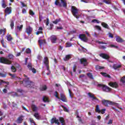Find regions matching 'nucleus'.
<instances>
[{
    "instance_id": "f257e3e1",
    "label": "nucleus",
    "mask_w": 125,
    "mask_h": 125,
    "mask_svg": "<svg viewBox=\"0 0 125 125\" xmlns=\"http://www.w3.org/2000/svg\"><path fill=\"white\" fill-rule=\"evenodd\" d=\"M23 77H25V78L23 80L24 86H26V87H30V88H36L35 83L30 81V79L28 78L25 74L23 75Z\"/></svg>"
},
{
    "instance_id": "f03ea898",
    "label": "nucleus",
    "mask_w": 125,
    "mask_h": 125,
    "mask_svg": "<svg viewBox=\"0 0 125 125\" xmlns=\"http://www.w3.org/2000/svg\"><path fill=\"white\" fill-rule=\"evenodd\" d=\"M55 5H59L60 7H67V2L66 0H56L55 1Z\"/></svg>"
},
{
    "instance_id": "7ed1b4c3",
    "label": "nucleus",
    "mask_w": 125,
    "mask_h": 125,
    "mask_svg": "<svg viewBox=\"0 0 125 125\" xmlns=\"http://www.w3.org/2000/svg\"><path fill=\"white\" fill-rule=\"evenodd\" d=\"M71 13L72 14L73 16L75 17V18L77 19H79V18H80L79 17L80 16L78 15V14H79V12H78L79 10L76 7L74 6H71Z\"/></svg>"
},
{
    "instance_id": "20e7f679",
    "label": "nucleus",
    "mask_w": 125,
    "mask_h": 125,
    "mask_svg": "<svg viewBox=\"0 0 125 125\" xmlns=\"http://www.w3.org/2000/svg\"><path fill=\"white\" fill-rule=\"evenodd\" d=\"M97 86L99 87H102L103 91H105V92H109V91H111L112 90L111 88L103 84H98Z\"/></svg>"
},
{
    "instance_id": "39448f33",
    "label": "nucleus",
    "mask_w": 125,
    "mask_h": 125,
    "mask_svg": "<svg viewBox=\"0 0 125 125\" xmlns=\"http://www.w3.org/2000/svg\"><path fill=\"white\" fill-rule=\"evenodd\" d=\"M0 63H2L3 64H6L7 65H10L12 63L11 61L5 58L4 57H0Z\"/></svg>"
},
{
    "instance_id": "423d86ee",
    "label": "nucleus",
    "mask_w": 125,
    "mask_h": 125,
    "mask_svg": "<svg viewBox=\"0 0 125 125\" xmlns=\"http://www.w3.org/2000/svg\"><path fill=\"white\" fill-rule=\"evenodd\" d=\"M103 105L105 106V107H109V105H114V103L113 102L109 101L107 100H104L102 101Z\"/></svg>"
},
{
    "instance_id": "0eeeda50",
    "label": "nucleus",
    "mask_w": 125,
    "mask_h": 125,
    "mask_svg": "<svg viewBox=\"0 0 125 125\" xmlns=\"http://www.w3.org/2000/svg\"><path fill=\"white\" fill-rule=\"evenodd\" d=\"M79 38L82 41V42H87V41H88V38L85 36V34H80Z\"/></svg>"
},
{
    "instance_id": "6e6552de",
    "label": "nucleus",
    "mask_w": 125,
    "mask_h": 125,
    "mask_svg": "<svg viewBox=\"0 0 125 125\" xmlns=\"http://www.w3.org/2000/svg\"><path fill=\"white\" fill-rule=\"evenodd\" d=\"M79 61L80 62V64L81 65H83L84 67H85V66L88 64V62H87V60H86V59H85V58H83L79 59Z\"/></svg>"
},
{
    "instance_id": "1a4fd4ad",
    "label": "nucleus",
    "mask_w": 125,
    "mask_h": 125,
    "mask_svg": "<svg viewBox=\"0 0 125 125\" xmlns=\"http://www.w3.org/2000/svg\"><path fill=\"white\" fill-rule=\"evenodd\" d=\"M43 63L45 65L47 71H49V60L47 57H44Z\"/></svg>"
},
{
    "instance_id": "9d476101",
    "label": "nucleus",
    "mask_w": 125,
    "mask_h": 125,
    "mask_svg": "<svg viewBox=\"0 0 125 125\" xmlns=\"http://www.w3.org/2000/svg\"><path fill=\"white\" fill-rule=\"evenodd\" d=\"M51 124L52 125L55 124L56 125H60V122H59V120L57 119L56 117H53L51 120Z\"/></svg>"
},
{
    "instance_id": "9b49d317",
    "label": "nucleus",
    "mask_w": 125,
    "mask_h": 125,
    "mask_svg": "<svg viewBox=\"0 0 125 125\" xmlns=\"http://www.w3.org/2000/svg\"><path fill=\"white\" fill-rule=\"evenodd\" d=\"M99 56L104 59H105V60H108V59H110V56L107 54L101 53L100 54Z\"/></svg>"
},
{
    "instance_id": "f8f14e48",
    "label": "nucleus",
    "mask_w": 125,
    "mask_h": 125,
    "mask_svg": "<svg viewBox=\"0 0 125 125\" xmlns=\"http://www.w3.org/2000/svg\"><path fill=\"white\" fill-rule=\"evenodd\" d=\"M24 120V116L21 115L19 117L16 121L17 124H22L23 123V120Z\"/></svg>"
},
{
    "instance_id": "ddd939ff",
    "label": "nucleus",
    "mask_w": 125,
    "mask_h": 125,
    "mask_svg": "<svg viewBox=\"0 0 125 125\" xmlns=\"http://www.w3.org/2000/svg\"><path fill=\"white\" fill-rule=\"evenodd\" d=\"M32 32H33V28H32L30 26L26 27L25 30V33H26L28 35V36H30V35L32 34Z\"/></svg>"
},
{
    "instance_id": "4468645a",
    "label": "nucleus",
    "mask_w": 125,
    "mask_h": 125,
    "mask_svg": "<svg viewBox=\"0 0 125 125\" xmlns=\"http://www.w3.org/2000/svg\"><path fill=\"white\" fill-rule=\"evenodd\" d=\"M50 41L52 43H56L57 41V38L55 35H52L50 37Z\"/></svg>"
},
{
    "instance_id": "2eb2a0df",
    "label": "nucleus",
    "mask_w": 125,
    "mask_h": 125,
    "mask_svg": "<svg viewBox=\"0 0 125 125\" xmlns=\"http://www.w3.org/2000/svg\"><path fill=\"white\" fill-rule=\"evenodd\" d=\"M87 95H88L89 97H90V98H92L93 100H97V101H98V99L97 98V97H95L94 94H93V93L88 92Z\"/></svg>"
},
{
    "instance_id": "dca6fc26",
    "label": "nucleus",
    "mask_w": 125,
    "mask_h": 125,
    "mask_svg": "<svg viewBox=\"0 0 125 125\" xmlns=\"http://www.w3.org/2000/svg\"><path fill=\"white\" fill-rule=\"evenodd\" d=\"M60 96H61V100L62 101H63V102H67V98H66V96L64 95L63 93H61L60 94Z\"/></svg>"
},
{
    "instance_id": "f3484780",
    "label": "nucleus",
    "mask_w": 125,
    "mask_h": 125,
    "mask_svg": "<svg viewBox=\"0 0 125 125\" xmlns=\"http://www.w3.org/2000/svg\"><path fill=\"white\" fill-rule=\"evenodd\" d=\"M109 85L110 86H111V87H114L115 88H117L118 86H119V85L117 84L116 82H110V83H108Z\"/></svg>"
},
{
    "instance_id": "a211bd4d",
    "label": "nucleus",
    "mask_w": 125,
    "mask_h": 125,
    "mask_svg": "<svg viewBox=\"0 0 125 125\" xmlns=\"http://www.w3.org/2000/svg\"><path fill=\"white\" fill-rule=\"evenodd\" d=\"M11 12H12V10H11V7H7V8H6L5 10V13L6 14H10Z\"/></svg>"
},
{
    "instance_id": "6ab92c4d",
    "label": "nucleus",
    "mask_w": 125,
    "mask_h": 125,
    "mask_svg": "<svg viewBox=\"0 0 125 125\" xmlns=\"http://www.w3.org/2000/svg\"><path fill=\"white\" fill-rule=\"evenodd\" d=\"M38 42L40 46H42V44H46V42L45 41V40H39L38 41Z\"/></svg>"
},
{
    "instance_id": "aec40b11",
    "label": "nucleus",
    "mask_w": 125,
    "mask_h": 125,
    "mask_svg": "<svg viewBox=\"0 0 125 125\" xmlns=\"http://www.w3.org/2000/svg\"><path fill=\"white\" fill-rule=\"evenodd\" d=\"M59 120L60 122V123H62V125H66V123H65V119H64V118L62 117H60L59 118Z\"/></svg>"
},
{
    "instance_id": "412c9836",
    "label": "nucleus",
    "mask_w": 125,
    "mask_h": 125,
    "mask_svg": "<svg viewBox=\"0 0 125 125\" xmlns=\"http://www.w3.org/2000/svg\"><path fill=\"white\" fill-rule=\"evenodd\" d=\"M112 67L114 70H117V69H120V68H122V65L114 64L113 65Z\"/></svg>"
},
{
    "instance_id": "4be33fe9",
    "label": "nucleus",
    "mask_w": 125,
    "mask_h": 125,
    "mask_svg": "<svg viewBox=\"0 0 125 125\" xmlns=\"http://www.w3.org/2000/svg\"><path fill=\"white\" fill-rule=\"evenodd\" d=\"M101 75H103V77H105V78H111L110 75L107 74L106 72H101Z\"/></svg>"
},
{
    "instance_id": "5701e85b",
    "label": "nucleus",
    "mask_w": 125,
    "mask_h": 125,
    "mask_svg": "<svg viewBox=\"0 0 125 125\" xmlns=\"http://www.w3.org/2000/svg\"><path fill=\"white\" fill-rule=\"evenodd\" d=\"M46 89H47V86H46V85L42 86L40 88V90H41V91H45Z\"/></svg>"
},
{
    "instance_id": "b1692460",
    "label": "nucleus",
    "mask_w": 125,
    "mask_h": 125,
    "mask_svg": "<svg viewBox=\"0 0 125 125\" xmlns=\"http://www.w3.org/2000/svg\"><path fill=\"white\" fill-rule=\"evenodd\" d=\"M31 108L33 112H37V111H38V107H37V106L35 104H32L31 105Z\"/></svg>"
},
{
    "instance_id": "393cba45",
    "label": "nucleus",
    "mask_w": 125,
    "mask_h": 125,
    "mask_svg": "<svg viewBox=\"0 0 125 125\" xmlns=\"http://www.w3.org/2000/svg\"><path fill=\"white\" fill-rule=\"evenodd\" d=\"M116 41L117 42H124L123 39L121 38V37L119 36L116 37Z\"/></svg>"
},
{
    "instance_id": "a878e982",
    "label": "nucleus",
    "mask_w": 125,
    "mask_h": 125,
    "mask_svg": "<svg viewBox=\"0 0 125 125\" xmlns=\"http://www.w3.org/2000/svg\"><path fill=\"white\" fill-rule=\"evenodd\" d=\"M71 58H72L71 55H66L65 57L63 58V60L64 61H68V60H69V59H71Z\"/></svg>"
},
{
    "instance_id": "bb28decb",
    "label": "nucleus",
    "mask_w": 125,
    "mask_h": 125,
    "mask_svg": "<svg viewBox=\"0 0 125 125\" xmlns=\"http://www.w3.org/2000/svg\"><path fill=\"white\" fill-rule=\"evenodd\" d=\"M86 76L88 77L89 79H90V80H93V75L92 73L89 72L86 74Z\"/></svg>"
},
{
    "instance_id": "cd10ccee",
    "label": "nucleus",
    "mask_w": 125,
    "mask_h": 125,
    "mask_svg": "<svg viewBox=\"0 0 125 125\" xmlns=\"http://www.w3.org/2000/svg\"><path fill=\"white\" fill-rule=\"evenodd\" d=\"M101 25L102 26L104 27V28H105V29H109V25L105 22H102Z\"/></svg>"
},
{
    "instance_id": "c85d7f7f",
    "label": "nucleus",
    "mask_w": 125,
    "mask_h": 125,
    "mask_svg": "<svg viewBox=\"0 0 125 125\" xmlns=\"http://www.w3.org/2000/svg\"><path fill=\"white\" fill-rule=\"evenodd\" d=\"M96 113H99V114L101 113V110H100V108H99V105L98 104H97L96 106Z\"/></svg>"
},
{
    "instance_id": "c756f323",
    "label": "nucleus",
    "mask_w": 125,
    "mask_h": 125,
    "mask_svg": "<svg viewBox=\"0 0 125 125\" xmlns=\"http://www.w3.org/2000/svg\"><path fill=\"white\" fill-rule=\"evenodd\" d=\"M34 116L35 118H36V119H37V120H40V119H41V117L40 116V114L38 112L35 113L34 114Z\"/></svg>"
},
{
    "instance_id": "7c9ffc66",
    "label": "nucleus",
    "mask_w": 125,
    "mask_h": 125,
    "mask_svg": "<svg viewBox=\"0 0 125 125\" xmlns=\"http://www.w3.org/2000/svg\"><path fill=\"white\" fill-rule=\"evenodd\" d=\"M11 71L13 72V73H16V72H17V69L15 68V66L13 65L11 67Z\"/></svg>"
},
{
    "instance_id": "2f4dec72",
    "label": "nucleus",
    "mask_w": 125,
    "mask_h": 125,
    "mask_svg": "<svg viewBox=\"0 0 125 125\" xmlns=\"http://www.w3.org/2000/svg\"><path fill=\"white\" fill-rule=\"evenodd\" d=\"M68 92H69V94L70 97L71 99H72L73 96H74V93H73V92H72V90H71V89H68Z\"/></svg>"
},
{
    "instance_id": "473e14b6",
    "label": "nucleus",
    "mask_w": 125,
    "mask_h": 125,
    "mask_svg": "<svg viewBox=\"0 0 125 125\" xmlns=\"http://www.w3.org/2000/svg\"><path fill=\"white\" fill-rule=\"evenodd\" d=\"M1 6L3 8H5V7L7 6L6 4L5 3V1L4 0H2Z\"/></svg>"
},
{
    "instance_id": "72a5a7b5",
    "label": "nucleus",
    "mask_w": 125,
    "mask_h": 125,
    "mask_svg": "<svg viewBox=\"0 0 125 125\" xmlns=\"http://www.w3.org/2000/svg\"><path fill=\"white\" fill-rule=\"evenodd\" d=\"M2 83H6V84L9 85V82H5L2 80H0V85H1Z\"/></svg>"
},
{
    "instance_id": "f704fd0d",
    "label": "nucleus",
    "mask_w": 125,
    "mask_h": 125,
    "mask_svg": "<svg viewBox=\"0 0 125 125\" xmlns=\"http://www.w3.org/2000/svg\"><path fill=\"white\" fill-rule=\"evenodd\" d=\"M13 40V38H12V37H11V35H9L8 36H7V40L8 42H11V41Z\"/></svg>"
},
{
    "instance_id": "c9c22d12",
    "label": "nucleus",
    "mask_w": 125,
    "mask_h": 125,
    "mask_svg": "<svg viewBox=\"0 0 125 125\" xmlns=\"http://www.w3.org/2000/svg\"><path fill=\"white\" fill-rule=\"evenodd\" d=\"M61 21V19H56L55 21H53V24H57L58 23H59Z\"/></svg>"
},
{
    "instance_id": "e433bc0d",
    "label": "nucleus",
    "mask_w": 125,
    "mask_h": 125,
    "mask_svg": "<svg viewBox=\"0 0 125 125\" xmlns=\"http://www.w3.org/2000/svg\"><path fill=\"white\" fill-rule=\"evenodd\" d=\"M61 107H62V108H63V111L64 112H66L67 113H68L69 112V109H68V108L66 107V106H64V105H62Z\"/></svg>"
},
{
    "instance_id": "4c0bfd02",
    "label": "nucleus",
    "mask_w": 125,
    "mask_h": 125,
    "mask_svg": "<svg viewBox=\"0 0 125 125\" xmlns=\"http://www.w3.org/2000/svg\"><path fill=\"white\" fill-rule=\"evenodd\" d=\"M27 68L29 69L30 71H31V70L33 68V66L32 65V63L31 62L28 63L27 65Z\"/></svg>"
},
{
    "instance_id": "58836bf2",
    "label": "nucleus",
    "mask_w": 125,
    "mask_h": 125,
    "mask_svg": "<svg viewBox=\"0 0 125 125\" xmlns=\"http://www.w3.org/2000/svg\"><path fill=\"white\" fill-rule=\"evenodd\" d=\"M10 21H11L10 27L11 29H13L14 28V21L12 20H11Z\"/></svg>"
},
{
    "instance_id": "ea45409f",
    "label": "nucleus",
    "mask_w": 125,
    "mask_h": 125,
    "mask_svg": "<svg viewBox=\"0 0 125 125\" xmlns=\"http://www.w3.org/2000/svg\"><path fill=\"white\" fill-rule=\"evenodd\" d=\"M8 59L10 60H13L14 59V56L12 54H9L8 55Z\"/></svg>"
},
{
    "instance_id": "a19ab883",
    "label": "nucleus",
    "mask_w": 125,
    "mask_h": 125,
    "mask_svg": "<svg viewBox=\"0 0 125 125\" xmlns=\"http://www.w3.org/2000/svg\"><path fill=\"white\" fill-rule=\"evenodd\" d=\"M66 47H71L72 45H73V44H72L71 42H67L65 43Z\"/></svg>"
},
{
    "instance_id": "79ce46f5",
    "label": "nucleus",
    "mask_w": 125,
    "mask_h": 125,
    "mask_svg": "<svg viewBox=\"0 0 125 125\" xmlns=\"http://www.w3.org/2000/svg\"><path fill=\"white\" fill-rule=\"evenodd\" d=\"M7 75V73L6 72H5L4 73H0V77L1 78H5Z\"/></svg>"
},
{
    "instance_id": "37998d69",
    "label": "nucleus",
    "mask_w": 125,
    "mask_h": 125,
    "mask_svg": "<svg viewBox=\"0 0 125 125\" xmlns=\"http://www.w3.org/2000/svg\"><path fill=\"white\" fill-rule=\"evenodd\" d=\"M5 32H6V29H0V35H1L2 33H3V35L5 34Z\"/></svg>"
},
{
    "instance_id": "c03bdc74",
    "label": "nucleus",
    "mask_w": 125,
    "mask_h": 125,
    "mask_svg": "<svg viewBox=\"0 0 125 125\" xmlns=\"http://www.w3.org/2000/svg\"><path fill=\"white\" fill-rule=\"evenodd\" d=\"M17 92H19L20 94H21V95H23V93H24V91L21 89H18Z\"/></svg>"
},
{
    "instance_id": "a18cd8bd",
    "label": "nucleus",
    "mask_w": 125,
    "mask_h": 125,
    "mask_svg": "<svg viewBox=\"0 0 125 125\" xmlns=\"http://www.w3.org/2000/svg\"><path fill=\"white\" fill-rule=\"evenodd\" d=\"M96 42L99 43V44H107V43L103 42H100L99 41H96Z\"/></svg>"
},
{
    "instance_id": "49530a36",
    "label": "nucleus",
    "mask_w": 125,
    "mask_h": 125,
    "mask_svg": "<svg viewBox=\"0 0 125 125\" xmlns=\"http://www.w3.org/2000/svg\"><path fill=\"white\" fill-rule=\"evenodd\" d=\"M120 82L122 83H125V76H123L122 78H121L120 80Z\"/></svg>"
},
{
    "instance_id": "de8ad7c7",
    "label": "nucleus",
    "mask_w": 125,
    "mask_h": 125,
    "mask_svg": "<svg viewBox=\"0 0 125 125\" xmlns=\"http://www.w3.org/2000/svg\"><path fill=\"white\" fill-rule=\"evenodd\" d=\"M43 101L44 102H49V101L48 100V98L46 97H43Z\"/></svg>"
},
{
    "instance_id": "09e8293b",
    "label": "nucleus",
    "mask_w": 125,
    "mask_h": 125,
    "mask_svg": "<svg viewBox=\"0 0 125 125\" xmlns=\"http://www.w3.org/2000/svg\"><path fill=\"white\" fill-rule=\"evenodd\" d=\"M103 1L106 4H110V3H111V1H110V0H103Z\"/></svg>"
},
{
    "instance_id": "8fccbe9b",
    "label": "nucleus",
    "mask_w": 125,
    "mask_h": 125,
    "mask_svg": "<svg viewBox=\"0 0 125 125\" xmlns=\"http://www.w3.org/2000/svg\"><path fill=\"white\" fill-rule=\"evenodd\" d=\"M31 51L30 48H28L25 50V53H26L27 54H30L31 53Z\"/></svg>"
},
{
    "instance_id": "3c124183",
    "label": "nucleus",
    "mask_w": 125,
    "mask_h": 125,
    "mask_svg": "<svg viewBox=\"0 0 125 125\" xmlns=\"http://www.w3.org/2000/svg\"><path fill=\"white\" fill-rule=\"evenodd\" d=\"M73 70L74 73H76V72H77V65L76 64H74L73 65Z\"/></svg>"
},
{
    "instance_id": "603ef678",
    "label": "nucleus",
    "mask_w": 125,
    "mask_h": 125,
    "mask_svg": "<svg viewBox=\"0 0 125 125\" xmlns=\"http://www.w3.org/2000/svg\"><path fill=\"white\" fill-rule=\"evenodd\" d=\"M17 28L18 29L19 31H22V29H23V24L20 25V26H17Z\"/></svg>"
},
{
    "instance_id": "864d4df0",
    "label": "nucleus",
    "mask_w": 125,
    "mask_h": 125,
    "mask_svg": "<svg viewBox=\"0 0 125 125\" xmlns=\"http://www.w3.org/2000/svg\"><path fill=\"white\" fill-rule=\"evenodd\" d=\"M91 22H92V23H95V22H96L98 24H99V21H98V20H96V19H94V20H92Z\"/></svg>"
},
{
    "instance_id": "5fc2aeb1",
    "label": "nucleus",
    "mask_w": 125,
    "mask_h": 125,
    "mask_svg": "<svg viewBox=\"0 0 125 125\" xmlns=\"http://www.w3.org/2000/svg\"><path fill=\"white\" fill-rule=\"evenodd\" d=\"M29 121H30V123H31V124H33L34 125H36V123L34 121V119H33L32 118H30Z\"/></svg>"
},
{
    "instance_id": "6e6d98bb",
    "label": "nucleus",
    "mask_w": 125,
    "mask_h": 125,
    "mask_svg": "<svg viewBox=\"0 0 125 125\" xmlns=\"http://www.w3.org/2000/svg\"><path fill=\"white\" fill-rule=\"evenodd\" d=\"M95 28H96V29L99 31H101V27L99 25H95Z\"/></svg>"
},
{
    "instance_id": "4d7b16f0",
    "label": "nucleus",
    "mask_w": 125,
    "mask_h": 125,
    "mask_svg": "<svg viewBox=\"0 0 125 125\" xmlns=\"http://www.w3.org/2000/svg\"><path fill=\"white\" fill-rule=\"evenodd\" d=\"M30 71H32L33 74H36V73H37V70L34 67L32 69H31Z\"/></svg>"
},
{
    "instance_id": "13d9d810",
    "label": "nucleus",
    "mask_w": 125,
    "mask_h": 125,
    "mask_svg": "<svg viewBox=\"0 0 125 125\" xmlns=\"http://www.w3.org/2000/svg\"><path fill=\"white\" fill-rule=\"evenodd\" d=\"M99 48L100 49H105L106 48V46H105L104 45H100V46H99Z\"/></svg>"
},
{
    "instance_id": "bf43d9fd",
    "label": "nucleus",
    "mask_w": 125,
    "mask_h": 125,
    "mask_svg": "<svg viewBox=\"0 0 125 125\" xmlns=\"http://www.w3.org/2000/svg\"><path fill=\"white\" fill-rule=\"evenodd\" d=\"M55 93H56V95H55V97L58 99H60V98H59V96H58V92H57V91H56Z\"/></svg>"
},
{
    "instance_id": "052dcab7",
    "label": "nucleus",
    "mask_w": 125,
    "mask_h": 125,
    "mask_svg": "<svg viewBox=\"0 0 125 125\" xmlns=\"http://www.w3.org/2000/svg\"><path fill=\"white\" fill-rule=\"evenodd\" d=\"M29 14L30 15H31V16H33V15H35V13H34L33 11H32L31 10H30Z\"/></svg>"
},
{
    "instance_id": "680f3d73",
    "label": "nucleus",
    "mask_w": 125,
    "mask_h": 125,
    "mask_svg": "<svg viewBox=\"0 0 125 125\" xmlns=\"http://www.w3.org/2000/svg\"><path fill=\"white\" fill-rule=\"evenodd\" d=\"M105 111H106V109H105V108L102 109L101 110V114H102V115H104V114H105Z\"/></svg>"
},
{
    "instance_id": "e2e57ef3",
    "label": "nucleus",
    "mask_w": 125,
    "mask_h": 125,
    "mask_svg": "<svg viewBox=\"0 0 125 125\" xmlns=\"http://www.w3.org/2000/svg\"><path fill=\"white\" fill-rule=\"evenodd\" d=\"M54 26V25H53V24L52 23L50 24V27H49V30H52Z\"/></svg>"
},
{
    "instance_id": "0e129e2a",
    "label": "nucleus",
    "mask_w": 125,
    "mask_h": 125,
    "mask_svg": "<svg viewBox=\"0 0 125 125\" xmlns=\"http://www.w3.org/2000/svg\"><path fill=\"white\" fill-rule=\"evenodd\" d=\"M110 47H114V48H119V47L118 46H116L115 45L111 44L110 45Z\"/></svg>"
},
{
    "instance_id": "69168bd1",
    "label": "nucleus",
    "mask_w": 125,
    "mask_h": 125,
    "mask_svg": "<svg viewBox=\"0 0 125 125\" xmlns=\"http://www.w3.org/2000/svg\"><path fill=\"white\" fill-rule=\"evenodd\" d=\"M12 106H13V107H14V108L15 107H17V104L13 102V103H12Z\"/></svg>"
},
{
    "instance_id": "338daca9",
    "label": "nucleus",
    "mask_w": 125,
    "mask_h": 125,
    "mask_svg": "<svg viewBox=\"0 0 125 125\" xmlns=\"http://www.w3.org/2000/svg\"><path fill=\"white\" fill-rule=\"evenodd\" d=\"M40 34H42V31L39 30L36 32V35H40Z\"/></svg>"
},
{
    "instance_id": "774afa93",
    "label": "nucleus",
    "mask_w": 125,
    "mask_h": 125,
    "mask_svg": "<svg viewBox=\"0 0 125 125\" xmlns=\"http://www.w3.org/2000/svg\"><path fill=\"white\" fill-rule=\"evenodd\" d=\"M21 5H22V7H26L27 6V5L25 4V3L23 2H21Z\"/></svg>"
}]
</instances>
